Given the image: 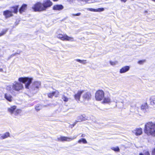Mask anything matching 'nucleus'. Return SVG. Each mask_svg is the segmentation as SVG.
<instances>
[{"instance_id": "f257e3e1", "label": "nucleus", "mask_w": 155, "mask_h": 155, "mask_svg": "<svg viewBox=\"0 0 155 155\" xmlns=\"http://www.w3.org/2000/svg\"><path fill=\"white\" fill-rule=\"evenodd\" d=\"M52 3L50 0H44L42 4L38 2L32 7V9L35 12L42 11L52 5Z\"/></svg>"}, {"instance_id": "f03ea898", "label": "nucleus", "mask_w": 155, "mask_h": 155, "mask_svg": "<svg viewBox=\"0 0 155 155\" xmlns=\"http://www.w3.org/2000/svg\"><path fill=\"white\" fill-rule=\"evenodd\" d=\"M144 131L147 135L155 136V124L149 122L145 125Z\"/></svg>"}, {"instance_id": "7ed1b4c3", "label": "nucleus", "mask_w": 155, "mask_h": 155, "mask_svg": "<svg viewBox=\"0 0 155 155\" xmlns=\"http://www.w3.org/2000/svg\"><path fill=\"white\" fill-rule=\"evenodd\" d=\"M16 109V106H13L8 108L7 111L12 115H13L16 117L20 114L21 112V110L19 109Z\"/></svg>"}, {"instance_id": "20e7f679", "label": "nucleus", "mask_w": 155, "mask_h": 155, "mask_svg": "<svg viewBox=\"0 0 155 155\" xmlns=\"http://www.w3.org/2000/svg\"><path fill=\"white\" fill-rule=\"evenodd\" d=\"M33 78L28 77H21L18 79V81L25 84V87L26 88L29 89V86L31 84Z\"/></svg>"}, {"instance_id": "39448f33", "label": "nucleus", "mask_w": 155, "mask_h": 155, "mask_svg": "<svg viewBox=\"0 0 155 155\" xmlns=\"http://www.w3.org/2000/svg\"><path fill=\"white\" fill-rule=\"evenodd\" d=\"M23 88V84L20 82L15 81L12 84V89L16 91H19Z\"/></svg>"}, {"instance_id": "423d86ee", "label": "nucleus", "mask_w": 155, "mask_h": 155, "mask_svg": "<svg viewBox=\"0 0 155 155\" xmlns=\"http://www.w3.org/2000/svg\"><path fill=\"white\" fill-rule=\"evenodd\" d=\"M57 37L62 41L66 40L71 41H74L73 37H69L66 35H63L62 34H59L57 35Z\"/></svg>"}, {"instance_id": "0eeeda50", "label": "nucleus", "mask_w": 155, "mask_h": 155, "mask_svg": "<svg viewBox=\"0 0 155 155\" xmlns=\"http://www.w3.org/2000/svg\"><path fill=\"white\" fill-rule=\"evenodd\" d=\"M104 92L102 90H99L95 94V98L96 100L101 101L104 97Z\"/></svg>"}, {"instance_id": "6e6552de", "label": "nucleus", "mask_w": 155, "mask_h": 155, "mask_svg": "<svg viewBox=\"0 0 155 155\" xmlns=\"http://www.w3.org/2000/svg\"><path fill=\"white\" fill-rule=\"evenodd\" d=\"M77 137V136H74L72 138H70L66 137L61 136L58 138V140L61 141H66L69 142L76 139Z\"/></svg>"}, {"instance_id": "1a4fd4ad", "label": "nucleus", "mask_w": 155, "mask_h": 155, "mask_svg": "<svg viewBox=\"0 0 155 155\" xmlns=\"http://www.w3.org/2000/svg\"><path fill=\"white\" fill-rule=\"evenodd\" d=\"M41 82L39 81L34 82L31 85V88L34 90L37 91L41 85Z\"/></svg>"}, {"instance_id": "9d476101", "label": "nucleus", "mask_w": 155, "mask_h": 155, "mask_svg": "<svg viewBox=\"0 0 155 155\" xmlns=\"http://www.w3.org/2000/svg\"><path fill=\"white\" fill-rule=\"evenodd\" d=\"M103 100L102 103H103L108 104L111 102V99L110 98V95L108 94L107 96H104L103 98Z\"/></svg>"}, {"instance_id": "9b49d317", "label": "nucleus", "mask_w": 155, "mask_h": 155, "mask_svg": "<svg viewBox=\"0 0 155 155\" xmlns=\"http://www.w3.org/2000/svg\"><path fill=\"white\" fill-rule=\"evenodd\" d=\"M133 132L136 136L141 135L142 133V129L141 128H138L133 131Z\"/></svg>"}, {"instance_id": "f8f14e48", "label": "nucleus", "mask_w": 155, "mask_h": 155, "mask_svg": "<svg viewBox=\"0 0 155 155\" xmlns=\"http://www.w3.org/2000/svg\"><path fill=\"white\" fill-rule=\"evenodd\" d=\"M91 95L90 93L85 92L83 94L82 97L84 100H88L91 99Z\"/></svg>"}, {"instance_id": "ddd939ff", "label": "nucleus", "mask_w": 155, "mask_h": 155, "mask_svg": "<svg viewBox=\"0 0 155 155\" xmlns=\"http://www.w3.org/2000/svg\"><path fill=\"white\" fill-rule=\"evenodd\" d=\"M129 66H126L122 68L120 70V73L121 74L125 73L128 71L130 69Z\"/></svg>"}, {"instance_id": "4468645a", "label": "nucleus", "mask_w": 155, "mask_h": 155, "mask_svg": "<svg viewBox=\"0 0 155 155\" xmlns=\"http://www.w3.org/2000/svg\"><path fill=\"white\" fill-rule=\"evenodd\" d=\"M84 91H78L77 93L74 95L75 99L77 101H79L81 95L84 93Z\"/></svg>"}, {"instance_id": "2eb2a0df", "label": "nucleus", "mask_w": 155, "mask_h": 155, "mask_svg": "<svg viewBox=\"0 0 155 155\" xmlns=\"http://www.w3.org/2000/svg\"><path fill=\"white\" fill-rule=\"evenodd\" d=\"M5 98L8 101L11 102L13 98L12 95L6 93L5 94Z\"/></svg>"}, {"instance_id": "dca6fc26", "label": "nucleus", "mask_w": 155, "mask_h": 155, "mask_svg": "<svg viewBox=\"0 0 155 155\" xmlns=\"http://www.w3.org/2000/svg\"><path fill=\"white\" fill-rule=\"evenodd\" d=\"M3 15L6 18L9 17L12 15V12L9 10H6L4 11L3 12Z\"/></svg>"}, {"instance_id": "f3484780", "label": "nucleus", "mask_w": 155, "mask_h": 155, "mask_svg": "<svg viewBox=\"0 0 155 155\" xmlns=\"http://www.w3.org/2000/svg\"><path fill=\"white\" fill-rule=\"evenodd\" d=\"M64 8L62 5H56L54 6L53 9L54 10H60Z\"/></svg>"}, {"instance_id": "a211bd4d", "label": "nucleus", "mask_w": 155, "mask_h": 155, "mask_svg": "<svg viewBox=\"0 0 155 155\" xmlns=\"http://www.w3.org/2000/svg\"><path fill=\"white\" fill-rule=\"evenodd\" d=\"M88 10L92 12H101L103 11L104 10V9L103 8H98L97 9L89 8L88 9Z\"/></svg>"}, {"instance_id": "6ab92c4d", "label": "nucleus", "mask_w": 155, "mask_h": 155, "mask_svg": "<svg viewBox=\"0 0 155 155\" xmlns=\"http://www.w3.org/2000/svg\"><path fill=\"white\" fill-rule=\"evenodd\" d=\"M27 5L26 4H23L19 9V12L20 13H22L23 12H24L26 10L27 8Z\"/></svg>"}, {"instance_id": "aec40b11", "label": "nucleus", "mask_w": 155, "mask_h": 155, "mask_svg": "<svg viewBox=\"0 0 155 155\" xmlns=\"http://www.w3.org/2000/svg\"><path fill=\"white\" fill-rule=\"evenodd\" d=\"M121 104V106L119 107V108H121L123 107L124 104L129 105L130 104V102L129 101H128L127 102H125L124 101H120Z\"/></svg>"}, {"instance_id": "412c9836", "label": "nucleus", "mask_w": 155, "mask_h": 155, "mask_svg": "<svg viewBox=\"0 0 155 155\" xmlns=\"http://www.w3.org/2000/svg\"><path fill=\"white\" fill-rule=\"evenodd\" d=\"M9 136V133L8 132H6L1 136L0 138L1 139H4L7 138Z\"/></svg>"}, {"instance_id": "4be33fe9", "label": "nucleus", "mask_w": 155, "mask_h": 155, "mask_svg": "<svg viewBox=\"0 0 155 155\" xmlns=\"http://www.w3.org/2000/svg\"><path fill=\"white\" fill-rule=\"evenodd\" d=\"M150 104L153 105H155V96H152L150 98Z\"/></svg>"}, {"instance_id": "5701e85b", "label": "nucleus", "mask_w": 155, "mask_h": 155, "mask_svg": "<svg viewBox=\"0 0 155 155\" xmlns=\"http://www.w3.org/2000/svg\"><path fill=\"white\" fill-rule=\"evenodd\" d=\"M148 106L147 103H144L142 104L141 107V109L142 110H146L148 108Z\"/></svg>"}, {"instance_id": "b1692460", "label": "nucleus", "mask_w": 155, "mask_h": 155, "mask_svg": "<svg viewBox=\"0 0 155 155\" xmlns=\"http://www.w3.org/2000/svg\"><path fill=\"white\" fill-rule=\"evenodd\" d=\"M85 120V118L82 115H80L78 117V121H81L82 120Z\"/></svg>"}, {"instance_id": "393cba45", "label": "nucleus", "mask_w": 155, "mask_h": 155, "mask_svg": "<svg viewBox=\"0 0 155 155\" xmlns=\"http://www.w3.org/2000/svg\"><path fill=\"white\" fill-rule=\"evenodd\" d=\"M75 61L77 62H79L81 63L82 64H86V60H81L79 59H76L75 60Z\"/></svg>"}, {"instance_id": "a878e982", "label": "nucleus", "mask_w": 155, "mask_h": 155, "mask_svg": "<svg viewBox=\"0 0 155 155\" xmlns=\"http://www.w3.org/2000/svg\"><path fill=\"white\" fill-rule=\"evenodd\" d=\"M75 61L77 62H79L81 63L82 64H86V60H81L79 59H76L75 60Z\"/></svg>"}, {"instance_id": "bb28decb", "label": "nucleus", "mask_w": 155, "mask_h": 155, "mask_svg": "<svg viewBox=\"0 0 155 155\" xmlns=\"http://www.w3.org/2000/svg\"><path fill=\"white\" fill-rule=\"evenodd\" d=\"M83 142L84 143H87V141L84 138H82L80 140H79L78 141V142L79 143H81V142Z\"/></svg>"}, {"instance_id": "cd10ccee", "label": "nucleus", "mask_w": 155, "mask_h": 155, "mask_svg": "<svg viewBox=\"0 0 155 155\" xmlns=\"http://www.w3.org/2000/svg\"><path fill=\"white\" fill-rule=\"evenodd\" d=\"M110 64L112 66H114L118 64V61H110Z\"/></svg>"}, {"instance_id": "c85d7f7f", "label": "nucleus", "mask_w": 155, "mask_h": 155, "mask_svg": "<svg viewBox=\"0 0 155 155\" xmlns=\"http://www.w3.org/2000/svg\"><path fill=\"white\" fill-rule=\"evenodd\" d=\"M8 31L7 29H4L0 33V37L5 35Z\"/></svg>"}, {"instance_id": "c756f323", "label": "nucleus", "mask_w": 155, "mask_h": 155, "mask_svg": "<svg viewBox=\"0 0 155 155\" xmlns=\"http://www.w3.org/2000/svg\"><path fill=\"white\" fill-rule=\"evenodd\" d=\"M62 98L65 102H67L68 101V98L64 95H62Z\"/></svg>"}, {"instance_id": "7c9ffc66", "label": "nucleus", "mask_w": 155, "mask_h": 155, "mask_svg": "<svg viewBox=\"0 0 155 155\" xmlns=\"http://www.w3.org/2000/svg\"><path fill=\"white\" fill-rule=\"evenodd\" d=\"M111 149L114 151L119 152L120 151V149L118 147H113L111 148Z\"/></svg>"}, {"instance_id": "2f4dec72", "label": "nucleus", "mask_w": 155, "mask_h": 155, "mask_svg": "<svg viewBox=\"0 0 155 155\" xmlns=\"http://www.w3.org/2000/svg\"><path fill=\"white\" fill-rule=\"evenodd\" d=\"M53 93L54 94V96H55L56 97H57L59 94V92L57 91L53 92Z\"/></svg>"}, {"instance_id": "473e14b6", "label": "nucleus", "mask_w": 155, "mask_h": 155, "mask_svg": "<svg viewBox=\"0 0 155 155\" xmlns=\"http://www.w3.org/2000/svg\"><path fill=\"white\" fill-rule=\"evenodd\" d=\"M41 108V107L39 104L37 105L35 107V109L37 110H40Z\"/></svg>"}, {"instance_id": "72a5a7b5", "label": "nucleus", "mask_w": 155, "mask_h": 155, "mask_svg": "<svg viewBox=\"0 0 155 155\" xmlns=\"http://www.w3.org/2000/svg\"><path fill=\"white\" fill-rule=\"evenodd\" d=\"M13 12L14 13H16L18 12V7L17 6L13 8Z\"/></svg>"}, {"instance_id": "f704fd0d", "label": "nucleus", "mask_w": 155, "mask_h": 155, "mask_svg": "<svg viewBox=\"0 0 155 155\" xmlns=\"http://www.w3.org/2000/svg\"><path fill=\"white\" fill-rule=\"evenodd\" d=\"M48 97L49 98H51L54 96V94H53V92L51 93H49L48 94Z\"/></svg>"}, {"instance_id": "c9c22d12", "label": "nucleus", "mask_w": 155, "mask_h": 155, "mask_svg": "<svg viewBox=\"0 0 155 155\" xmlns=\"http://www.w3.org/2000/svg\"><path fill=\"white\" fill-rule=\"evenodd\" d=\"M145 62L144 60H141L138 61V63L140 64H142Z\"/></svg>"}, {"instance_id": "e433bc0d", "label": "nucleus", "mask_w": 155, "mask_h": 155, "mask_svg": "<svg viewBox=\"0 0 155 155\" xmlns=\"http://www.w3.org/2000/svg\"><path fill=\"white\" fill-rule=\"evenodd\" d=\"M81 15V13H78L76 14H73L72 15L74 16H80Z\"/></svg>"}, {"instance_id": "4c0bfd02", "label": "nucleus", "mask_w": 155, "mask_h": 155, "mask_svg": "<svg viewBox=\"0 0 155 155\" xmlns=\"http://www.w3.org/2000/svg\"><path fill=\"white\" fill-rule=\"evenodd\" d=\"M144 154L145 155H150V153L148 151H146Z\"/></svg>"}, {"instance_id": "58836bf2", "label": "nucleus", "mask_w": 155, "mask_h": 155, "mask_svg": "<svg viewBox=\"0 0 155 155\" xmlns=\"http://www.w3.org/2000/svg\"><path fill=\"white\" fill-rule=\"evenodd\" d=\"M152 155H155V148L153 150L152 152Z\"/></svg>"}, {"instance_id": "ea45409f", "label": "nucleus", "mask_w": 155, "mask_h": 155, "mask_svg": "<svg viewBox=\"0 0 155 155\" xmlns=\"http://www.w3.org/2000/svg\"><path fill=\"white\" fill-rule=\"evenodd\" d=\"M116 97L115 98H114L113 99V101L116 102V103H117L118 102V101L116 99Z\"/></svg>"}, {"instance_id": "a19ab883", "label": "nucleus", "mask_w": 155, "mask_h": 155, "mask_svg": "<svg viewBox=\"0 0 155 155\" xmlns=\"http://www.w3.org/2000/svg\"><path fill=\"white\" fill-rule=\"evenodd\" d=\"M128 0H120L121 1V2H124V3L126 2Z\"/></svg>"}, {"instance_id": "79ce46f5", "label": "nucleus", "mask_w": 155, "mask_h": 155, "mask_svg": "<svg viewBox=\"0 0 155 155\" xmlns=\"http://www.w3.org/2000/svg\"><path fill=\"white\" fill-rule=\"evenodd\" d=\"M85 134H82L81 136V137H85Z\"/></svg>"}, {"instance_id": "37998d69", "label": "nucleus", "mask_w": 155, "mask_h": 155, "mask_svg": "<svg viewBox=\"0 0 155 155\" xmlns=\"http://www.w3.org/2000/svg\"><path fill=\"white\" fill-rule=\"evenodd\" d=\"M144 13H148V11H145L144 12Z\"/></svg>"}, {"instance_id": "c03bdc74", "label": "nucleus", "mask_w": 155, "mask_h": 155, "mask_svg": "<svg viewBox=\"0 0 155 155\" xmlns=\"http://www.w3.org/2000/svg\"><path fill=\"white\" fill-rule=\"evenodd\" d=\"M139 155H143L142 153H140Z\"/></svg>"}, {"instance_id": "a18cd8bd", "label": "nucleus", "mask_w": 155, "mask_h": 155, "mask_svg": "<svg viewBox=\"0 0 155 155\" xmlns=\"http://www.w3.org/2000/svg\"><path fill=\"white\" fill-rule=\"evenodd\" d=\"M54 1H57L58 0H53Z\"/></svg>"}, {"instance_id": "49530a36", "label": "nucleus", "mask_w": 155, "mask_h": 155, "mask_svg": "<svg viewBox=\"0 0 155 155\" xmlns=\"http://www.w3.org/2000/svg\"><path fill=\"white\" fill-rule=\"evenodd\" d=\"M153 1L155 2V0H152Z\"/></svg>"}, {"instance_id": "de8ad7c7", "label": "nucleus", "mask_w": 155, "mask_h": 155, "mask_svg": "<svg viewBox=\"0 0 155 155\" xmlns=\"http://www.w3.org/2000/svg\"><path fill=\"white\" fill-rule=\"evenodd\" d=\"M75 124H73V127L74 126V125H75Z\"/></svg>"}, {"instance_id": "09e8293b", "label": "nucleus", "mask_w": 155, "mask_h": 155, "mask_svg": "<svg viewBox=\"0 0 155 155\" xmlns=\"http://www.w3.org/2000/svg\"><path fill=\"white\" fill-rule=\"evenodd\" d=\"M1 136V134H0V136Z\"/></svg>"}]
</instances>
